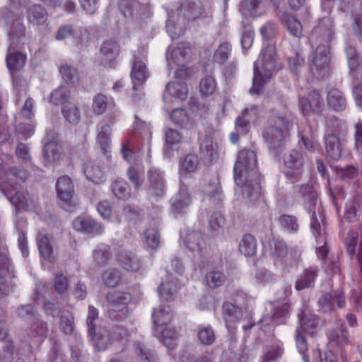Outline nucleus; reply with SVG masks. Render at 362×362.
<instances>
[{
    "mask_svg": "<svg viewBox=\"0 0 362 362\" xmlns=\"http://www.w3.org/2000/svg\"><path fill=\"white\" fill-rule=\"evenodd\" d=\"M30 0H8L4 23L8 30L9 46L6 55V64L10 71L21 69L25 64L27 57L20 50L27 43L26 28L23 24V8Z\"/></svg>",
    "mask_w": 362,
    "mask_h": 362,
    "instance_id": "f257e3e1",
    "label": "nucleus"
},
{
    "mask_svg": "<svg viewBox=\"0 0 362 362\" xmlns=\"http://www.w3.org/2000/svg\"><path fill=\"white\" fill-rule=\"evenodd\" d=\"M233 170L235 182L241 192L252 202L260 200L261 175L257 169L256 153L246 148L240 151Z\"/></svg>",
    "mask_w": 362,
    "mask_h": 362,
    "instance_id": "f03ea898",
    "label": "nucleus"
},
{
    "mask_svg": "<svg viewBox=\"0 0 362 362\" xmlns=\"http://www.w3.org/2000/svg\"><path fill=\"white\" fill-rule=\"evenodd\" d=\"M300 194L305 210L311 214L310 228L316 239V254L317 257L325 259L327 255L328 249L326 246L323 208L317 199L316 191L311 185L308 184L301 185Z\"/></svg>",
    "mask_w": 362,
    "mask_h": 362,
    "instance_id": "7ed1b4c3",
    "label": "nucleus"
},
{
    "mask_svg": "<svg viewBox=\"0 0 362 362\" xmlns=\"http://www.w3.org/2000/svg\"><path fill=\"white\" fill-rule=\"evenodd\" d=\"M28 176V172L24 170L11 169L7 172L3 160L0 158L1 189L16 211L29 210L33 207V200L18 182L25 180Z\"/></svg>",
    "mask_w": 362,
    "mask_h": 362,
    "instance_id": "20e7f679",
    "label": "nucleus"
},
{
    "mask_svg": "<svg viewBox=\"0 0 362 362\" xmlns=\"http://www.w3.org/2000/svg\"><path fill=\"white\" fill-rule=\"evenodd\" d=\"M333 27L332 21L328 17H324L319 21L309 36L313 49L311 61L317 70L323 69L329 64V44L334 39Z\"/></svg>",
    "mask_w": 362,
    "mask_h": 362,
    "instance_id": "39448f33",
    "label": "nucleus"
},
{
    "mask_svg": "<svg viewBox=\"0 0 362 362\" xmlns=\"http://www.w3.org/2000/svg\"><path fill=\"white\" fill-rule=\"evenodd\" d=\"M281 69L277 62L275 46L273 43L264 45L257 62L254 63L253 85L250 92L259 94L264 85L272 78L273 73Z\"/></svg>",
    "mask_w": 362,
    "mask_h": 362,
    "instance_id": "423d86ee",
    "label": "nucleus"
},
{
    "mask_svg": "<svg viewBox=\"0 0 362 362\" xmlns=\"http://www.w3.org/2000/svg\"><path fill=\"white\" fill-rule=\"evenodd\" d=\"M294 124L296 117L291 114L272 115L269 118L263 136L274 153L276 154L284 146Z\"/></svg>",
    "mask_w": 362,
    "mask_h": 362,
    "instance_id": "0eeeda50",
    "label": "nucleus"
},
{
    "mask_svg": "<svg viewBox=\"0 0 362 362\" xmlns=\"http://www.w3.org/2000/svg\"><path fill=\"white\" fill-rule=\"evenodd\" d=\"M182 264L176 258L172 259L167 266L166 276L158 287V294L163 301L170 302L175 299L184 277L182 274Z\"/></svg>",
    "mask_w": 362,
    "mask_h": 362,
    "instance_id": "6e6552de",
    "label": "nucleus"
},
{
    "mask_svg": "<svg viewBox=\"0 0 362 362\" xmlns=\"http://www.w3.org/2000/svg\"><path fill=\"white\" fill-rule=\"evenodd\" d=\"M347 133L346 124L339 119L334 118L327 124L325 134V149L327 156L337 160L341 156V148L339 136H344Z\"/></svg>",
    "mask_w": 362,
    "mask_h": 362,
    "instance_id": "1a4fd4ad",
    "label": "nucleus"
},
{
    "mask_svg": "<svg viewBox=\"0 0 362 362\" xmlns=\"http://www.w3.org/2000/svg\"><path fill=\"white\" fill-rule=\"evenodd\" d=\"M146 55L134 52L130 77L133 85V90L137 93L132 94V100L135 103L139 101L143 95L142 86L149 77V72L146 65Z\"/></svg>",
    "mask_w": 362,
    "mask_h": 362,
    "instance_id": "9d476101",
    "label": "nucleus"
},
{
    "mask_svg": "<svg viewBox=\"0 0 362 362\" xmlns=\"http://www.w3.org/2000/svg\"><path fill=\"white\" fill-rule=\"evenodd\" d=\"M190 54L191 48L186 42L180 43L177 47L173 49L170 54L169 52L167 53L168 66L171 68H173L174 65L180 66L175 71V81H183L192 76V70L182 65L185 59L189 58Z\"/></svg>",
    "mask_w": 362,
    "mask_h": 362,
    "instance_id": "9b49d317",
    "label": "nucleus"
},
{
    "mask_svg": "<svg viewBox=\"0 0 362 362\" xmlns=\"http://www.w3.org/2000/svg\"><path fill=\"white\" fill-rule=\"evenodd\" d=\"M98 317V311L93 306L90 305L88 310L86 319L88 333L94 346L99 351L105 350L110 342V337L106 329L99 328L96 329L93 323Z\"/></svg>",
    "mask_w": 362,
    "mask_h": 362,
    "instance_id": "f8f14e48",
    "label": "nucleus"
},
{
    "mask_svg": "<svg viewBox=\"0 0 362 362\" xmlns=\"http://www.w3.org/2000/svg\"><path fill=\"white\" fill-rule=\"evenodd\" d=\"M56 189L62 207L69 211H74L78 200L74 196L71 180L68 176L60 177L57 181Z\"/></svg>",
    "mask_w": 362,
    "mask_h": 362,
    "instance_id": "ddd939ff",
    "label": "nucleus"
},
{
    "mask_svg": "<svg viewBox=\"0 0 362 362\" xmlns=\"http://www.w3.org/2000/svg\"><path fill=\"white\" fill-rule=\"evenodd\" d=\"M17 315L26 320L33 318L30 329V337L35 339L33 341L34 345H37L40 341V338L47 332L46 325L40 319H38L34 313L33 306L31 305H22L17 310Z\"/></svg>",
    "mask_w": 362,
    "mask_h": 362,
    "instance_id": "4468645a",
    "label": "nucleus"
},
{
    "mask_svg": "<svg viewBox=\"0 0 362 362\" xmlns=\"http://www.w3.org/2000/svg\"><path fill=\"white\" fill-rule=\"evenodd\" d=\"M272 257L275 267L283 272H289L292 267L296 265V259L288 254L286 245L281 240H275Z\"/></svg>",
    "mask_w": 362,
    "mask_h": 362,
    "instance_id": "2eb2a0df",
    "label": "nucleus"
},
{
    "mask_svg": "<svg viewBox=\"0 0 362 362\" xmlns=\"http://www.w3.org/2000/svg\"><path fill=\"white\" fill-rule=\"evenodd\" d=\"M304 163L305 158L303 153L293 150L284 160L286 177L292 182L298 181L302 177Z\"/></svg>",
    "mask_w": 362,
    "mask_h": 362,
    "instance_id": "dca6fc26",
    "label": "nucleus"
},
{
    "mask_svg": "<svg viewBox=\"0 0 362 362\" xmlns=\"http://www.w3.org/2000/svg\"><path fill=\"white\" fill-rule=\"evenodd\" d=\"M148 193L155 197H163L167 190V182L164 172L156 168L148 171Z\"/></svg>",
    "mask_w": 362,
    "mask_h": 362,
    "instance_id": "f3484780",
    "label": "nucleus"
},
{
    "mask_svg": "<svg viewBox=\"0 0 362 362\" xmlns=\"http://www.w3.org/2000/svg\"><path fill=\"white\" fill-rule=\"evenodd\" d=\"M73 227L76 230L92 237L100 235L104 232V226L100 222L88 216L75 218L73 221Z\"/></svg>",
    "mask_w": 362,
    "mask_h": 362,
    "instance_id": "a211bd4d",
    "label": "nucleus"
},
{
    "mask_svg": "<svg viewBox=\"0 0 362 362\" xmlns=\"http://www.w3.org/2000/svg\"><path fill=\"white\" fill-rule=\"evenodd\" d=\"M12 268L8 257V250L2 243H0V297L8 295L11 291V287L7 284L6 276L9 277L10 269Z\"/></svg>",
    "mask_w": 362,
    "mask_h": 362,
    "instance_id": "6ab92c4d",
    "label": "nucleus"
},
{
    "mask_svg": "<svg viewBox=\"0 0 362 362\" xmlns=\"http://www.w3.org/2000/svg\"><path fill=\"white\" fill-rule=\"evenodd\" d=\"M322 100L317 91H312L306 96H300L299 107L304 116L319 115L322 111Z\"/></svg>",
    "mask_w": 362,
    "mask_h": 362,
    "instance_id": "aec40b11",
    "label": "nucleus"
},
{
    "mask_svg": "<svg viewBox=\"0 0 362 362\" xmlns=\"http://www.w3.org/2000/svg\"><path fill=\"white\" fill-rule=\"evenodd\" d=\"M119 8L124 16L131 18L139 16L141 18L150 16V7L148 4L141 5L136 0H121Z\"/></svg>",
    "mask_w": 362,
    "mask_h": 362,
    "instance_id": "412c9836",
    "label": "nucleus"
},
{
    "mask_svg": "<svg viewBox=\"0 0 362 362\" xmlns=\"http://www.w3.org/2000/svg\"><path fill=\"white\" fill-rule=\"evenodd\" d=\"M180 235L184 244L189 250L201 252L206 249V242L205 236L202 232L191 230L186 233L182 232Z\"/></svg>",
    "mask_w": 362,
    "mask_h": 362,
    "instance_id": "4be33fe9",
    "label": "nucleus"
},
{
    "mask_svg": "<svg viewBox=\"0 0 362 362\" xmlns=\"http://www.w3.org/2000/svg\"><path fill=\"white\" fill-rule=\"evenodd\" d=\"M36 242L39 252L44 259L54 262L57 259L54 242L42 231L37 233Z\"/></svg>",
    "mask_w": 362,
    "mask_h": 362,
    "instance_id": "5701e85b",
    "label": "nucleus"
},
{
    "mask_svg": "<svg viewBox=\"0 0 362 362\" xmlns=\"http://www.w3.org/2000/svg\"><path fill=\"white\" fill-rule=\"evenodd\" d=\"M166 30L172 39H175L185 33V17L172 11L168 13Z\"/></svg>",
    "mask_w": 362,
    "mask_h": 362,
    "instance_id": "b1692460",
    "label": "nucleus"
},
{
    "mask_svg": "<svg viewBox=\"0 0 362 362\" xmlns=\"http://www.w3.org/2000/svg\"><path fill=\"white\" fill-rule=\"evenodd\" d=\"M334 303H336L339 308L344 307L345 296L342 291L337 290L334 296L326 293L318 300V305L325 313L332 311L334 307Z\"/></svg>",
    "mask_w": 362,
    "mask_h": 362,
    "instance_id": "393cba45",
    "label": "nucleus"
},
{
    "mask_svg": "<svg viewBox=\"0 0 362 362\" xmlns=\"http://www.w3.org/2000/svg\"><path fill=\"white\" fill-rule=\"evenodd\" d=\"M154 332H160V329L170 323L173 320V313L169 305H160L152 313Z\"/></svg>",
    "mask_w": 362,
    "mask_h": 362,
    "instance_id": "a878e982",
    "label": "nucleus"
},
{
    "mask_svg": "<svg viewBox=\"0 0 362 362\" xmlns=\"http://www.w3.org/2000/svg\"><path fill=\"white\" fill-rule=\"evenodd\" d=\"M119 53V47L114 40L103 42L100 49V57L104 65L111 66Z\"/></svg>",
    "mask_w": 362,
    "mask_h": 362,
    "instance_id": "bb28decb",
    "label": "nucleus"
},
{
    "mask_svg": "<svg viewBox=\"0 0 362 362\" xmlns=\"http://www.w3.org/2000/svg\"><path fill=\"white\" fill-rule=\"evenodd\" d=\"M199 153L206 162L216 160L219 156V148L216 143L209 136L205 137L201 142Z\"/></svg>",
    "mask_w": 362,
    "mask_h": 362,
    "instance_id": "cd10ccee",
    "label": "nucleus"
},
{
    "mask_svg": "<svg viewBox=\"0 0 362 362\" xmlns=\"http://www.w3.org/2000/svg\"><path fill=\"white\" fill-rule=\"evenodd\" d=\"M289 67L295 74L300 71L305 65V59L302 56V52L300 48V44L298 40H295L291 45V49L289 53H287Z\"/></svg>",
    "mask_w": 362,
    "mask_h": 362,
    "instance_id": "c85d7f7f",
    "label": "nucleus"
},
{
    "mask_svg": "<svg viewBox=\"0 0 362 362\" xmlns=\"http://www.w3.org/2000/svg\"><path fill=\"white\" fill-rule=\"evenodd\" d=\"M166 91L163 95L165 103H168V96L175 99L183 100L187 98L188 88L184 81H175L170 82L166 86Z\"/></svg>",
    "mask_w": 362,
    "mask_h": 362,
    "instance_id": "c756f323",
    "label": "nucleus"
},
{
    "mask_svg": "<svg viewBox=\"0 0 362 362\" xmlns=\"http://www.w3.org/2000/svg\"><path fill=\"white\" fill-rule=\"evenodd\" d=\"M327 103L329 109L335 112H342L346 108V98L337 88H330L327 92Z\"/></svg>",
    "mask_w": 362,
    "mask_h": 362,
    "instance_id": "7c9ffc66",
    "label": "nucleus"
},
{
    "mask_svg": "<svg viewBox=\"0 0 362 362\" xmlns=\"http://www.w3.org/2000/svg\"><path fill=\"white\" fill-rule=\"evenodd\" d=\"M362 197L357 196L349 199L345 206L344 218L349 222H356L361 215Z\"/></svg>",
    "mask_w": 362,
    "mask_h": 362,
    "instance_id": "2f4dec72",
    "label": "nucleus"
},
{
    "mask_svg": "<svg viewBox=\"0 0 362 362\" xmlns=\"http://www.w3.org/2000/svg\"><path fill=\"white\" fill-rule=\"evenodd\" d=\"M316 277V269L313 268L305 269L297 277L295 288L300 291L313 286Z\"/></svg>",
    "mask_w": 362,
    "mask_h": 362,
    "instance_id": "473e14b6",
    "label": "nucleus"
},
{
    "mask_svg": "<svg viewBox=\"0 0 362 362\" xmlns=\"http://www.w3.org/2000/svg\"><path fill=\"white\" fill-rule=\"evenodd\" d=\"M170 202L173 209L180 213L191 204L192 199L187 189L180 187V191L171 198Z\"/></svg>",
    "mask_w": 362,
    "mask_h": 362,
    "instance_id": "72a5a7b5",
    "label": "nucleus"
},
{
    "mask_svg": "<svg viewBox=\"0 0 362 362\" xmlns=\"http://www.w3.org/2000/svg\"><path fill=\"white\" fill-rule=\"evenodd\" d=\"M170 119L174 124L183 129H191L194 121L183 108H176L171 112Z\"/></svg>",
    "mask_w": 362,
    "mask_h": 362,
    "instance_id": "f704fd0d",
    "label": "nucleus"
},
{
    "mask_svg": "<svg viewBox=\"0 0 362 362\" xmlns=\"http://www.w3.org/2000/svg\"><path fill=\"white\" fill-rule=\"evenodd\" d=\"M300 328L298 330L313 335L320 325V320L315 315L304 311L300 317Z\"/></svg>",
    "mask_w": 362,
    "mask_h": 362,
    "instance_id": "c9c22d12",
    "label": "nucleus"
},
{
    "mask_svg": "<svg viewBox=\"0 0 362 362\" xmlns=\"http://www.w3.org/2000/svg\"><path fill=\"white\" fill-rule=\"evenodd\" d=\"M83 172L86 177L94 183L100 184L105 180L103 170L93 161H88L84 164Z\"/></svg>",
    "mask_w": 362,
    "mask_h": 362,
    "instance_id": "e433bc0d",
    "label": "nucleus"
},
{
    "mask_svg": "<svg viewBox=\"0 0 362 362\" xmlns=\"http://www.w3.org/2000/svg\"><path fill=\"white\" fill-rule=\"evenodd\" d=\"M240 11L245 17H258L263 13L261 0H243Z\"/></svg>",
    "mask_w": 362,
    "mask_h": 362,
    "instance_id": "4c0bfd02",
    "label": "nucleus"
},
{
    "mask_svg": "<svg viewBox=\"0 0 362 362\" xmlns=\"http://www.w3.org/2000/svg\"><path fill=\"white\" fill-rule=\"evenodd\" d=\"M110 124H103L98 129L97 141L106 153L110 151L111 145V136H112V125Z\"/></svg>",
    "mask_w": 362,
    "mask_h": 362,
    "instance_id": "58836bf2",
    "label": "nucleus"
},
{
    "mask_svg": "<svg viewBox=\"0 0 362 362\" xmlns=\"http://www.w3.org/2000/svg\"><path fill=\"white\" fill-rule=\"evenodd\" d=\"M154 333L158 338H160L163 344L168 349H174L177 345L178 334L175 328L160 329V332H154Z\"/></svg>",
    "mask_w": 362,
    "mask_h": 362,
    "instance_id": "ea45409f",
    "label": "nucleus"
},
{
    "mask_svg": "<svg viewBox=\"0 0 362 362\" xmlns=\"http://www.w3.org/2000/svg\"><path fill=\"white\" fill-rule=\"evenodd\" d=\"M61 145L55 141L47 142L44 147V158L47 164L59 161L62 157Z\"/></svg>",
    "mask_w": 362,
    "mask_h": 362,
    "instance_id": "a19ab883",
    "label": "nucleus"
},
{
    "mask_svg": "<svg viewBox=\"0 0 362 362\" xmlns=\"http://www.w3.org/2000/svg\"><path fill=\"white\" fill-rule=\"evenodd\" d=\"M280 18L292 35L298 38L301 37L303 26L296 18L288 13H282L280 16Z\"/></svg>",
    "mask_w": 362,
    "mask_h": 362,
    "instance_id": "79ce46f5",
    "label": "nucleus"
},
{
    "mask_svg": "<svg viewBox=\"0 0 362 362\" xmlns=\"http://www.w3.org/2000/svg\"><path fill=\"white\" fill-rule=\"evenodd\" d=\"M118 259L123 268L128 272H137L141 265L140 259L132 253H122Z\"/></svg>",
    "mask_w": 362,
    "mask_h": 362,
    "instance_id": "37998d69",
    "label": "nucleus"
},
{
    "mask_svg": "<svg viewBox=\"0 0 362 362\" xmlns=\"http://www.w3.org/2000/svg\"><path fill=\"white\" fill-rule=\"evenodd\" d=\"M223 316L226 326H228L229 322H235L242 318V309L231 303H225L223 305Z\"/></svg>",
    "mask_w": 362,
    "mask_h": 362,
    "instance_id": "c03bdc74",
    "label": "nucleus"
},
{
    "mask_svg": "<svg viewBox=\"0 0 362 362\" xmlns=\"http://www.w3.org/2000/svg\"><path fill=\"white\" fill-rule=\"evenodd\" d=\"M348 332L344 325H341L339 329H334L329 336V344L331 347L343 346L348 344Z\"/></svg>",
    "mask_w": 362,
    "mask_h": 362,
    "instance_id": "a18cd8bd",
    "label": "nucleus"
},
{
    "mask_svg": "<svg viewBox=\"0 0 362 362\" xmlns=\"http://www.w3.org/2000/svg\"><path fill=\"white\" fill-rule=\"evenodd\" d=\"M254 279L257 284L265 287L274 284L276 276L274 274L265 268L257 269L254 275Z\"/></svg>",
    "mask_w": 362,
    "mask_h": 362,
    "instance_id": "49530a36",
    "label": "nucleus"
},
{
    "mask_svg": "<svg viewBox=\"0 0 362 362\" xmlns=\"http://www.w3.org/2000/svg\"><path fill=\"white\" fill-rule=\"evenodd\" d=\"M239 250L246 257L253 256L257 251L255 238L250 234L244 235L240 243Z\"/></svg>",
    "mask_w": 362,
    "mask_h": 362,
    "instance_id": "de8ad7c7",
    "label": "nucleus"
},
{
    "mask_svg": "<svg viewBox=\"0 0 362 362\" xmlns=\"http://www.w3.org/2000/svg\"><path fill=\"white\" fill-rule=\"evenodd\" d=\"M111 102H112V98H109L105 95L101 93L95 95L93 98L92 110L93 113L96 115H103Z\"/></svg>",
    "mask_w": 362,
    "mask_h": 362,
    "instance_id": "09e8293b",
    "label": "nucleus"
},
{
    "mask_svg": "<svg viewBox=\"0 0 362 362\" xmlns=\"http://www.w3.org/2000/svg\"><path fill=\"white\" fill-rule=\"evenodd\" d=\"M345 52L348 65L351 71H358L362 69V56L359 55L354 47H346Z\"/></svg>",
    "mask_w": 362,
    "mask_h": 362,
    "instance_id": "8fccbe9b",
    "label": "nucleus"
},
{
    "mask_svg": "<svg viewBox=\"0 0 362 362\" xmlns=\"http://www.w3.org/2000/svg\"><path fill=\"white\" fill-rule=\"evenodd\" d=\"M47 19V11L40 5H33L28 9V21L30 23L43 24Z\"/></svg>",
    "mask_w": 362,
    "mask_h": 362,
    "instance_id": "3c124183",
    "label": "nucleus"
},
{
    "mask_svg": "<svg viewBox=\"0 0 362 362\" xmlns=\"http://www.w3.org/2000/svg\"><path fill=\"white\" fill-rule=\"evenodd\" d=\"M70 97V90L68 87L62 86L50 94L49 102L56 105H62L66 103Z\"/></svg>",
    "mask_w": 362,
    "mask_h": 362,
    "instance_id": "603ef678",
    "label": "nucleus"
},
{
    "mask_svg": "<svg viewBox=\"0 0 362 362\" xmlns=\"http://www.w3.org/2000/svg\"><path fill=\"white\" fill-rule=\"evenodd\" d=\"M107 300L112 305H126L131 302L132 296L127 292L115 291L107 296Z\"/></svg>",
    "mask_w": 362,
    "mask_h": 362,
    "instance_id": "864d4df0",
    "label": "nucleus"
},
{
    "mask_svg": "<svg viewBox=\"0 0 362 362\" xmlns=\"http://www.w3.org/2000/svg\"><path fill=\"white\" fill-rule=\"evenodd\" d=\"M112 191L118 199H127L131 196L128 184L123 180H117L112 185Z\"/></svg>",
    "mask_w": 362,
    "mask_h": 362,
    "instance_id": "5fc2aeb1",
    "label": "nucleus"
},
{
    "mask_svg": "<svg viewBox=\"0 0 362 362\" xmlns=\"http://www.w3.org/2000/svg\"><path fill=\"white\" fill-rule=\"evenodd\" d=\"M109 247L105 245L98 246L92 254L93 264L100 267L104 265L110 258Z\"/></svg>",
    "mask_w": 362,
    "mask_h": 362,
    "instance_id": "6e6d98bb",
    "label": "nucleus"
},
{
    "mask_svg": "<svg viewBox=\"0 0 362 362\" xmlns=\"http://www.w3.org/2000/svg\"><path fill=\"white\" fill-rule=\"evenodd\" d=\"M231 51L232 47L229 42H221L214 52V61L219 64H222L229 58Z\"/></svg>",
    "mask_w": 362,
    "mask_h": 362,
    "instance_id": "4d7b16f0",
    "label": "nucleus"
},
{
    "mask_svg": "<svg viewBox=\"0 0 362 362\" xmlns=\"http://www.w3.org/2000/svg\"><path fill=\"white\" fill-rule=\"evenodd\" d=\"M59 71L62 78L66 83L72 86H76L78 83V72L74 67L64 64L60 67Z\"/></svg>",
    "mask_w": 362,
    "mask_h": 362,
    "instance_id": "13d9d810",
    "label": "nucleus"
},
{
    "mask_svg": "<svg viewBox=\"0 0 362 362\" xmlns=\"http://www.w3.org/2000/svg\"><path fill=\"white\" fill-rule=\"evenodd\" d=\"M18 122L16 128V136L21 139H26L34 134L35 125L32 121L21 122L16 119Z\"/></svg>",
    "mask_w": 362,
    "mask_h": 362,
    "instance_id": "bf43d9fd",
    "label": "nucleus"
},
{
    "mask_svg": "<svg viewBox=\"0 0 362 362\" xmlns=\"http://www.w3.org/2000/svg\"><path fill=\"white\" fill-rule=\"evenodd\" d=\"M103 283L108 287H115L122 279L120 271L115 269H110L105 271L102 274Z\"/></svg>",
    "mask_w": 362,
    "mask_h": 362,
    "instance_id": "052dcab7",
    "label": "nucleus"
},
{
    "mask_svg": "<svg viewBox=\"0 0 362 362\" xmlns=\"http://www.w3.org/2000/svg\"><path fill=\"white\" fill-rule=\"evenodd\" d=\"M147 246L151 249H157L160 244V237L158 231L155 228L146 229L143 235Z\"/></svg>",
    "mask_w": 362,
    "mask_h": 362,
    "instance_id": "680f3d73",
    "label": "nucleus"
},
{
    "mask_svg": "<svg viewBox=\"0 0 362 362\" xmlns=\"http://www.w3.org/2000/svg\"><path fill=\"white\" fill-rule=\"evenodd\" d=\"M217 84L212 76H206L199 83L200 93L205 96L214 94L216 90Z\"/></svg>",
    "mask_w": 362,
    "mask_h": 362,
    "instance_id": "e2e57ef3",
    "label": "nucleus"
},
{
    "mask_svg": "<svg viewBox=\"0 0 362 362\" xmlns=\"http://www.w3.org/2000/svg\"><path fill=\"white\" fill-rule=\"evenodd\" d=\"M205 280L209 287L218 288L224 284L226 278L223 273L218 271H211L206 274Z\"/></svg>",
    "mask_w": 362,
    "mask_h": 362,
    "instance_id": "0e129e2a",
    "label": "nucleus"
},
{
    "mask_svg": "<svg viewBox=\"0 0 362 362\" xmlns=\"http://www.w3.org/2000/svg\"><path fill=\"white\" fill-rule=\"evenodd\" d=\"M180 134L175 129H169L165 132V145L171 150H177L181 142Z\"/></svg>",
    "mask_w": 362,
    "mask_h": 362,
    "instance_id": "69168bd1",
    "label": "nucleus"
},
{
    "mask_svg": "<svg viewBox=\"0 0 362 362\" xmlns=\"http://www.w3.org/2000/svg\"><path fill=\"white\" fill-rule=\"evenodd\" d=\"M199 159L194 154L187 155L181 163L180 173L182 175L183 172L194 173L198 168Z\"/></svg>",
    "mask_w": 362,
    "mask_h": 362,
    "instance_id": "338daca9",
    "label": "nucleus"
},
{
    "mask_svg": "<svg viewBox=\"0 0 362 362\" xmlns=\"http://www.w3.org/2000/svg\"><path fill=\"white\" fill-rule=\"evenodd\" d=\"M290 310V305L288 303H277L274 305L273 319L276 323H283L284 317H286Z\"/></svg>",
    "mask_w": 362,
    "mask_h": 362,
    "instance_id": "774afa93",
    "label": "nucleus"
}]
</instances>
